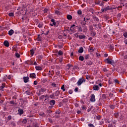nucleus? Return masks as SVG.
Instances as JSON below:
<instances>
[{"label":"nucleus","mask_w":127,"mask_h":127,"mask_svg":"<svg viewBox=\"0 0 127 127\" xmlns=\"http://www.w3.org/2000/svg\"><path fill=\"white\" fill-rule=\"evenodd\" d=\"M105 61L106 63H107V64H111V65H114L115 64L114 61L110 60L109 58L106 59Z\"/></svg>","instance_id":"1"},{"label":"nucleus","mask_w":127,"mask_h":127,"mask_svg":"<svg viewBox=\"0 0 127 127\" xmlns=\"http://www.w3.org/2000/svg\"><path fill=\"white\" fill-rule=\"evenodd\" d=\"M85 80L83 78H81L78 81L77 84L78 86H80L83 82H85Z\"/></svg>","instance_id":"2"},{"label":"nucleus","mask_w":127,"mask_h":127,"mask_svg":"<svg viewBox=\"0 0 127 127\" xmlns=\"http://www.w3.org/2000/svg\"><path fill=\"white\" fill-rule=\"evenodd\" d=\"M91 102H95V96L94 95V94H92L91 97V99H90Z\"/></svg>","instance_id":"3"},{"label":"nucleus","mask_w":127,"mask_h":127,"mask_svg":"<svg viewBox=\"0 0 127 127\" xmlns=\"http://www.w3.org/2000/svg\"><path fill=\"white\" fill-rule=\"evenodd\" d=\"M24 83H26L29 81V77H24L23 78Z\"/></svg>","instance_id":"4"},{"label":"nucleus","mask_w":127,"mask_h":127,"mask_svg":"<svg viewBox=\"0 0 127 127\" xmlns=\"http://www.w3.org/2000/svg\"><path fill=\"white\" fill-rule=\"evenodd\" d=\"M93 89H94V90L98 91L99 90V87L98 85H94L93 86Z\"/></svg>","instance_id":"5"},{"label":"nucleus","mask_w":127,"mask_h":127,"mask_svg":"<svg viewBox=\"0 0 127 127\" xmlns=\"http://www.w3.org/2000/svg\"><path fill=\"white\" fill-rule=\"evenodd\" d=\"M14 31L12 29L10 30L8 32V34L9 35H10V36H11V35H12V34L14 33Z\"/></svg>","instance_id":"6"},{"label":"nucleus","mask_w":127,"mask_h":127,"mask_svg":"<svg viewBox=\"0 0 127 127\" xmlns=\"http://www.w3.org/2000/svg\"><path fill=\"white\" fill-rule=\"evenodd\" d=\"M50 104L51 106H54L55 104V101L54 100L50 101Z\"/></svg>","instance_id":"7"},{"label":"nucleus","mask_w":127,"mask_h":127,"mask_svg":"<svg viewBox=\"0 0 127 127\" xmlns=\"http://www.w3.org/2000/svg\"><path fill=\"white\" fill-rule=\"evenodd\" d=\"M3 43H4V45H5V46H6V47H8L9 43L7 41H5Z\"/></svg>","instance_id":"8"},{"label":"nucleus","mask_w":127,"mask_h":127,"mask_svg":"<svg viewBox=\"0 0 127 127\" xmlns=\"http://www.w3.org/2000/svg\"><path fill=\"white\" fill-rule=\"evenodd\" d=\"M36 70L38 71H41L42 70V67L40 66H36L35 67Z\"/></svg>","instance_id":"9"},{"label":"nucleus","mask_w":127,"mask_h":127,"mask_svg":"<svg viewBox=\"0 0 127 127\" xmlns=\"http://www.w3.org/2000/svg\"><path fill=\"white\" fill-rule=\"evenodd\" d=\"M109 9H110L109 6H107L106 8H105L104 9H102V12H104V11L108 10H109Z\"/></svg>","instance_id":"10"},{"label":"nucleus","mask_w":127,"mask_h":127,"mask_svg":"<svg viewBox=\"0 0 127 127\" xmlns=\"http://www.w3.org/2000/svg\"><path fill=\"white\" fill-rule=\"evenodd\" d=\"M86 36L85 35H80L79 36V38L80 39H84L85 38Z\"/></svg>","instance_id":"11"},{"label":"nucleus","mask_w":127,"mask_h":127,"mask_svg":"<svg viewBox=\"0 0 127 127\" xmlns=\"http://www.w3.org/2000/svg\"><path fill=\"white\" fill-rule=\"evenodd\" d=\"M30 78H34L36 77V75L35 73H31L30 74Z\"/></svg>","instance_id":"12"},{"label":"nucleus","mask_w":127,"mask_h":127,"mask_svg":"<svg viewBox=\"0 0 127 127\" xmlns=\"http://www.w3.org/2000/svg\"><path fill=\"white\" fill-rule=\"evenodd\" d=\"M115 94H116V93H110L109 94V96L111 98H113L115 96Z\"/></svg>","instance_id":"13"},{"label":"nucleus","mask_w":127,"mask_h":127,"mask_svg":"<svg viewBox=\"0 0 127 127\" xmlns=\"http://www.w3.org/2000/svg\"><path fill=\"white\" fill-rule=\"evenodd\" d=\"M84 51L83 48L82 47H81L80 49L78 51L79 53H83Z\"/></svg>","instance_id":"14"},{"label":"nucleus","mask_w":127,"mask_h":127,"mask_svg":"<svg viewBox=\"0 0 127 127\" xmlns=\"http://www.w3.org/2000/svg\"><path fill=\"white\" fill-rule=\"evenodd\" d=\"M92 64V63L91 61H88L87 62L86 64L90 66Z\"/></svg>","instance_id":"15"},{"label":"nucleus","mask_w":127,"mask_h":127,"mask_svg":"<svg viewBox=\"0 0 127 127\" xmlns=\"http://www.w3.org/2000/svg\"><path fill=\"white\" fill-rule=\"evenodd\" d=\"M46 91V89L45 88H42L40 90V93L44 92H45Z\"/></svg>","instance_id":"16"},{"label":"nucleus","mask_w":127,"mask_h":127,"mask_svg":"<svg viewBox=\"0 0 127 127\" xmlns=\"http://www.w3.org/2000/svg\"><path fill=\"white\" fill-rule=\"evenodd\" d=\"M74 26H75L74 25H72L71 26V27H70V30H71V31H73V30H74Z\"/></svg>","instance_id":"17"},{"label":"nucleus","mask_w":127,"mask_h":127,"mask_svg":"<svg viewBox=\"0 0 127 127\" xmlns=\"http://www.w3.org/2000/svg\"><path fill=\"white\" fill-rule=\"evenodd\" d=\"M5 88L4 84H2V85L0 87V90H2L3 89Z\"/></svg>","instance_id":"18"},{"label":"nucleus","mask_w":127,"mask_h":127,"mask_svg":"<svg viewBox=\"0 0 127 127\" xmlns=\"http://www.w3.org/2000/svg\"><path fill=\"white\" fill-rule=\"evenodd\" d=\"M30 64L31 65H35V66L37 65V63L36 62H35L34 63H33L32 62H31Z\"/></svg>","instance_id":"19"},{"label":"nucleus","mask_w":127,"mask_h":127,"mask_svg":"<svg viewBox=\"0 0 127 127\" xmlns=\"http://www.w3.org/2000/svg\"><path fill=\"white\" fill-rule=\"evenodd\" d=\"M43 23L40 22V23L38 24V27H39V28H41V27H43Z\"/></svg>","instance_id":"20"},{"label":"nucleus","mask_w":127,"mask_h":127,"mask_svg":"<svg viewBox=\"0 0 127 127\" xmlns=\"http://www.w3.org/2000/svg\"><path fill=\"white\" fill-rule=\"evenodd\" d=\"M79 60H80L81 61H83L84 60V57L82 56H80L79 57Z\"/></svg>","instance_id":"21"},{"label":"nucleus","mask_w":127,"mask_h":127,"mask_svg":"<svg viewBox=\"0 0 127 127\" xmlns=\"http://www.w3.org/2000/svg\"><path fill=\"white\" fill-rule=\"evenodd\" d=\"M15 56H16V57H17V58H19L20 55L19 54H18V53H15Z\"/></svg>","instance_id":"22"},{"label":"nucleus","mask_w":127,"mask_h":127,"mask_svg":"<svg viewBox=\"0 0 127 127\" xmlns=\"http://www.w3.org/2000/svg\"><path fill=\"white\" fill-rule=\"evenodd\" d=\"M61 89L62 90H63L64 92L65 91V89H64V85H63L62 87H61Z\"/></svg>","instance_id":"23"},{"label":"nucleus","mask_w":127,"mask_h":127,"mask_svg":"<svg viewBox=\"0 0 127 127\" xmlns=\"http://www.w3.org/2000/svg\"><path fill=\"white\" fill-rule=\"evenodd\" d=\"M22 123L25 124L27 123V120L26 119H23L22 121Z\"/></svg>","instance_id":"24"},{"label":"nucleus","mask_w":127,"mask_h":127,"mask_svg":"<svg viewBox=\"0 0 127 127\" xmlns=\"http://www.w3.org/2000/svg\"><path fill=\"white\" fill-rule=\"evenodd\" d=\"M67 17V19L69 20H70L72 19V16L70 15H68Z\"/></svg>","instance_id":"25"},{"label":"nucleus","mask_w":127,"mask_h":127,"mask_svg":"<svg viewBox=\"0 0 127 127\" xmlns=\"http://www.w3.org/2000/svg\"><path fill=\"white\" fill-rule=\"evenodd\" d=\"M81 110H82V111H83L84 112H85V110H86V109L85 108V107H84V106L81 107Z\"/></svg>","instance_id":"26"},{"label":"nucleus","mask_w":127,"mask_h":127,"mask_svg":"<svg viewBox=\"0 0 127 127\" xmlns=\"http://www.w3.org/2000/svg\"><path fill=\"white\" fill-rule=\"evenodd\" d=\"M58 54L59 55H63V52L62 51H60L59 52H58Z\"/></svg>","instance_id":"27"},{"label":"nucleus","mask_w":127,"mask_h":127,"mask_svg":"<svg viewBox=\"0 0 127 127\" xmlns=\"http://www.w3.org/2000/svg\"><path fill=\"white\" fill-rule=\"evenodd\" d=\"M34 54V51H33V50H31V55L32 56H33Z\"/></svg>","instance_id":"28"},{"label":"nucleus","mask_w":127,"mask_h":127,"mask_svg":"<svg viewBox=\"0 0 127 127\" xmlns=\"http://www.w3.org/2000/svg\"><path fill=\"white\" fill-rule=\"evenodd\" d=\"M124 36L126 37V38H127V32H125L124 33Z\"/></svg>","instance_id":"29"},{"label":"nucleus","mask_w":127,"mask_h":127,"mask_svg":"<svg viewBox=\"0 0 127 127\" xmlns=\"http://www.w3.org/2000/svg\"><path fill=\"white\" fill-rule=\"evenodd\" d=\"M90 19L89 18L84 17V20L85 22H86L87 20H89Z\"/></svg>","instance_id":"30"},{"label":"nucleus","mask_w":127,"mask_h":127,"mask_svg":"<svg viewBox=\"0 0 127 127\" xmlns=\"http://www.w3.org/2000/svg\"><path fill=\"white\" fill-rule=\"evenodd\" d=\"M89 52H93L94 51V49L93 48H91L90 50H89Z\"/></svg>","instance_id":"31"},{"label":"nucleus","mask_w":127,"mask_h":127,"mask_svg":"<svg viewBox=\"0 0 127 127\" xmlns=\"http://www.w3.org/2000/svg\"><path fill=\"white\" fill-rule=\"evenodd\" d=\"M77 13L79 15H81L82 14V11L80 10H78Z\"/></svg>","instance_id":"32"},{"label":"nucleus","mask_w":127,"mask_h":127,"mask_svg":"<svg viewBox=\"0 0 127 127\" xmlns=\"http://www.w3.org/2000/svg\"><path fill=\"white\" fill-rule=\"evenodd\" d=\"M88 126H89V127H94V126L91 124H89Z\"/></svg>","instance_id":"33"},{"label":"nucleus","mask_w":127,"mask_h":127,"mask_svg":"<svg viewBox=\"0 0 127 127\" xmlns=\"http://www.w3.org/2000/svg\"><path fill=\"white\" fill-rule=\"evenodd\" d=\"M19 113L20 115H22L23 114V111L22 110H20L19 111Z\"/></svg>","instance_id":"34"},{"label":"nucleus","mask_w":127,"mask_h":127,"mask_svg":"<svg viewBox=\"0 0 127 127\" xmlns=\"http://www.w3.org/2000/svg\"><path fill=\"white\" fill-rule=\"evenodd\" d=\"M8 15H9V16H13L14 14H13V13H9L8 14Z\"/></svg>","instance_id":"35"},{"label":"nucleus","mask_w":127,"mask_h":127,"mask_svg":"<svg viewBox=\"0 0 127 127\" xmlns=\"http://www.w3.org/2000/svg\"><path fill=\"white\" fill-rule=\"evenodd\" d=\"M55 13H56V14H60V11H58V10H56V11H55Z\"/></svg>","instance_id":"36"},{"label":"nucleus","mask_w":127,"mask_h":127,"mask_svg":"<svg viewBox=\"0 0 127 127\" xmlns=\"http://www.w3.org/2000/svg\"><path fill=\"white\" fill-rule=\"evenodd\" d=\"M51 21L53 22V24H56V22L54 19H51Z\"/></svg>","instance_id":"37"},{"label":"nucleus","mask_w":127,"mask_h":127,"mask_svg":"<svg viewBox=\"0 0 127 127\" xmlns=\"http://www.w3.org/2000/svg\"><path fill=\"white\" fill-rule=\"evenodd\" d=\"M85 59H88L89 58V55H86L85 56Z\"/></svg>","instance_id":"38"},{"label":"nucleus","mask_w":127,"mask_h":127,"mask_svg":"<svg viewBox=\"0 0 127 127\" xmlns=\"http://www.w3.org/2000/svg\"><path fill=\"white\" fill-rule=\"evenodd\" d=\"M68 93L69 94H72L73 93V91H72V90H69Z\"/></svg>","instance_id":"39"},{"label":"nucleus","mask_w":127,"mask_h":127,"mask_svg":"<svg viewBox=\"0 0 127 127\" xmlns=\"http://www.w3.org/2000/svg\"><path fill=\"white\" fill-rule=\"evenodd\" d=\"M7 118H8V120L10 121L11 119V116H8Z\"/></svg>","instance_id":"40"},{"label":"nucleus","mask_w":127,"mask_h":127,"mask_svg":"<svg viewBox=\"0 0 127 127\" xmlns=\"http://www.w3.org/2000/svg\"><path fill=\"white\" fill-rule=\"evenodd\" d=\"M50 98H52V99H54V94H52L50 96Z\"/></svg>","instance_id":"41"},{"label":"nucleus","mask_w":127,"mask_h":127,"mask_svg":"<svg viewBox=\"0 0 127 127\" xmlns=\"http://www.w3.org/2000/svg\"><path fill=\"white\" fill-rule=\"evenodd\" d=\"M75 37H77L78 38L79 36H78V34L77 33H76V34H75Z\"/></svg>","instance_id":"42"},{"label":"nucleus","mask_w":127,"mask_h":127,"mask_svg":"<svg viewBox=\"0 0 127 127\" xmlns=\"http://www.w3.org/2000/svg\"><path fill=\"white\" fill-rule=\"evenodd\" d=\"M81 111H80V110H77V113L78 114H80V113H81Z\"/></svg>","instance_id":"43"},{"label":"nucleus","mask_w":127,"mask_h":127,"mask_svg":"<svg viewBox=\"0 0 127 127\" xmlns=\"http://www.w3.org/2000/svg\"><path fill=\"white\" fill-rule=\"evenodd\" d=\"M115 82L118 84L119 83V81L117 79L115 80Z\"/></svg>","instance_id":"44"},{"label":"nucleus","mask_w":127,"mask_h":127,"mask_svg":"<svg viewBox=\"0 0 127 127\" xmlns=\"http://www.w3.org/2000/svg\"><path fill=\"white\" fill-rule=\"evenodd\" d=\"M52 86L54 87H56V84L55 83H52Z\"/></svg>","instance_id":"45"},{"label":"nucleus","mask_w":127,"mask_h":127,"mask_svg":"<svg viewBox=\"0 0 127 127\" xmlns=\"http://www.w3.org/2000/svg\"><path fill=\"white\" fill-rule=\"evenodd\" d=\"M34 84L35 85H36L37 84V81H34Z\"/></svg>","instance_id":"46"},{"label":"nucleus","mask_w":127,"mask_h":127,"mask_svg":"<svg viewBox=\"0 0 127 127\" xmlns=\"http://www.w3.org/2000/svg\"><path fill=\"white\" fill-rule=\"evenodd\" d=\"M102 97H103V98H104V99H106V95H105V94L103 95H102Z\"/></svg>","instance_id":"47"},{"label":"nucleus","mask_w":127,"mask_h":127,"mask_svg":"<svg viewBox=\"0 0 127 127\" xmlns=\"http://www.w3.org/2000/svg\"><path fill=\"white\" fill-rule=\"evenodd\" d=\"M47 11H48V9L47 8L45 9L44 10V12L45 13H46Z\"/></svg>","instance_id":"48"},{"label":"nucleus","mask_w":127,"mask_h":127,"mask_svg":"<svg viewBox=\"0 0 127 127\" xmlns=\"http://www.w3.org/2000/svg\"><path fill=\"white\" fill-rule=\"evenodd\" d=\"M41 40V39L39 38V36H38V38L37 39V41H40Z\"/></svg>","instance_id":"49"},{"label":"nucleus","mask_w":127,"mask_h":127,"mask_svg":"<svg viewBox=\"0 0 127 127\" xmlns=\"http://www.w3.org/2000/svg\"><path fill=\"white\" fill-rule=\"evenodd\" d=\"M111 108L112 109H115V107H114V106H111Z\"/></svg>","instance_id":"50"},{"label":"nucleus","mask_w":127,"mask_h":127,"mask_svg":"<svg viewBox=\"0 0 127 127\" xmlns=\"http://www.w3.org/2000/svg\"><path fill=\"white\" fill-rule=\"evenodd\" d=\"M103 71H104V72H107V70L106 68H104V69H103Z\"/></svg>","instance_id":"51"},{"label":"nucleus","mask_w":127,"mask_h":127,"mask_svg":"<svg viewBox=\"0 0 127 127\" xmlns=\"http://www.w3.org/2000/svg\"><path fill=\"white\" fill-rule=\"evenodd\" d=\"M7 78L8 79H11V76L10 75H8V77H7Z\"/></svg>","instance_id":"52"},{"label":"nucleus","mask_w":127,"mask_h":127,"mask_svg":"<svg viewBox=\"0 0 127 127\" xmlns=\"http://www.w3.org/2000/svg\"><path fill=\"white\" fill-rule=\"evenodd\" d=\"M10 103L11 104H14V102H13V101H11L10 102Z\"/></svg>","instance_id":"53"},{"label":"nucleus","mask_w":127,"mask_h":127,"mask_svg":"<svg viewBox=\"0 0 127 127\" xmlns=\"http://www.w3.org/2000/svg\"><path fill=\"white\" fill-rule=\"evenodd\" d=\"M78 90V88H76L75 89V91L77 92Z\"/></svg>","instance_id":"54"},{"label":"nucleus","mask_w":127,"mask_h":127,"mask_svg":"<svg viewBox=\"0 0 127 127\" xmlns=\"http://www.w3.org/2000/svg\"><path fill=\"white\" fill-rule=\"evenodd\" d=\"M75 107H77V108H78V107H79L78 104H75Z\"/></svg>","instance_id":"55"},{"label":"nucleus","mask_w":127,"mask_h":127,"mask_svg":"<svg viewBox=\"0 0 127 127\" xmlns=\"http://www.w3.org/2000/svg\"><path fill=\"white\" fill-rule=\"evenodd\" d=\"M124 42L126 43V44H127V40H125Z\"/></svg>","instance_id":"56"},{"label":"nucleus","mask_w":127,"mask_h":127,"mask_svg":"<svg viewBox=\"0 0 127 127\" xmlns=\"http://www.w3.org/2000/svg\"><path fill=\"white\" fill-rule=\"evenodd\" d=\"M96 55H97V56H100V54H98V53H96Z\"/></svg>","instance_id":"57"},{"label":"nucleus","mask_w":127,"mask_h":127,"mask_svg":"<svg viewBox=\"0 0 127 127\" xmlns=\"http://www.w3.org/2000/svg\"><path fill=\"white\" fill-rule=\"evenodd\" d=\"M56 24H53V23H52V24H50V25H51V26H53V25H55Z\"/></svg>","instance_id":"58"},{"label":"nucleus","mask_w":127,"mask_h":127,"mask_svg":"<svg viewBox=\"0 0 127 127\" xmlns=\"http://www.w3.org/2000/svg\"><path fill=\"white\" fill-rule=\"evenodd\" d=\"M73 53H71V55H70V56L71 57V56H73Z\"/></svg>","instance_id":"59"},{"label":"nucleus","mask_w":127,"mask_h":127,"mask_svg":"<svg viewBox=\"0 0 127 127\" xmlns=\"http://www.w3.org/2000/svg\"><path fill=\"white\" fill-rule=\"evenodd\" d=\"M35 127H39V126H38V125H36L35 126Z\"/></svg>","instance_id":"60"},{"label":"nucleus","mask_w":127,"mask_h":127,"mask_svg":"<svg viewBox=\"0 0 127 127\" xmlns=\"http://www.w3.org/2000/svg\"><path fill=\"white\" fill-rule=\"evenodd\" d=\"M92 38H89V40H92Z\"/></svg>","instance_id":"61"},{"label":"nucleus","mask_w":127,"mask_h":127,"mask_svg":"<svg viewBox=\"0 0 127 127\" xmlns=\"http://www.w3.org/2000/svg\"><path fill=\"white\" fill-rule=\"evenodd\" d=\"M58 115H59V113L57 114V116H57V118H59Z\"/></svg>","instance_id":"62"},{"label":"nucleus","mask_w":127,"mask_h":127,"mask_svg":"<svg viewBox=\"0 0 127 127\" xmlns=\"http://www.w3.org/2000/svg\"><path fill=\"white\" fill-rule=\"evenodd\" d=\"M99 86H100V87H102V84H101V83H100V84H99Z\"/></svg>","instance_id":"63"},{"label":"nucleus","mask_w":127,"mask_h":127,"mask_svg":"<svg viewBox=\"0 0 127 127\" xmlns=\"http://www.w3.org/2000/svg\"><path fill=\"white\" fill-rule=\"evenodd\" d=\"M80 31H82V29H79Z\"/></svg>","instance_id":"64"}]
</instances>
